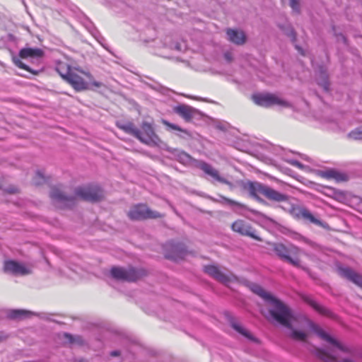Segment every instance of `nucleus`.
Returning <instances> with one entry per match:
<instances>
[{
	"mask_svg": "<svg viewBox=\"0 0 362 362\" xmlns=\"http://www.w3.org/2000/svg\"><path fill=\"white\" fill-rule=\"evenodd\" d=\"M249 287L253 293L261 297L269 306V313L271 319L288 329L287 334L292 339L305 341L308 334L304 331V329L309 327L320 338L336 346L339 350L348 351L339 342L330 337L305 315L294 313L288 306L275 298L270 293L266 291L259 285L251 283Z\"/></svg>",
	"mask_w": 362,
	"mask_h": 362,
	"instance_id": "nucleus-1",
	"label": "nucleus"
},
{
	"mask_svg": "<svg viewBox=\"0 0 362 362\" xmlns=\"http://www.w3.org/2000/svg\"><path fill=\"white\" fill-rule=\"evenodd\" d=\"M103 196L101 189L96 186L78 187L75 189V197L65 195L60 189L53 187L50 192V197L58 207H71L80 199L88 202L99 201Z\"/></svg>",
	"mask_w": 362,
	"mask_h": 362,
	"instance_id": "nucleus-2",
	"label": "nucleus"
},
{
	"mask_svg": "<svg viewBox=\"0 0 362 362\" xmlns=\"http://www.w3.org/2000/svg\"><path fill=\"white\" fill-rule=\"evenodd\" d=\"M43 55L44 52L40 48L26 47L20 50L18 56H13L12 61L18 68L26 70L34 75H37L42 71V69L38 70L32 69L28 65L24 64L21 59L30 58L31 62L36 61L38 63L42 59Z\"/></svg>",
	"mask_w": 362,
	"mask_h": 362,
	"instance_id": "nucleus-3",
	"label": "nucleus"
},
{
	"mask_svg": "<svg viewBox=\"0 0 362 362\" xmlns=\"http://www.w3.org/2000/svg\"><path fill=\"white\" fill-rule=\"evenodd\" d=\"M66 81L76 91H83L89 89L90 85L96 88H100L103 86L102 83L93 81L90 74L77 69L72 71V74H71Z\"/></svg>",
	"mask_w": 362,
	"mask_h": 362,
	"instance_id": "nucleus-4",
	"label": "nucleus"
},
{
	"mask_svg": "<svg viewBox=\"0 0 362 362\" xmlns=\"http://www.w3.org/2000/svg\"><path fill=\"white\" fill-rule=\"evenodd\" d=\"M250 193L257 199H259L257 194H261L270 201L276 202H286L288 200V195L260 183H252L250 185Z\"/></svg>",
	"mask_w": 362,
	"mask_h": 362,
	"instance_id": "nucleus-5",
	"label": "nucleus"
},
{
	"mask_svg": "<svg viewBox=\"0 0 362 362\" xmlns=\"http://www.w3.org/2000/svg\"><path fill=\"white\" fill-rule=\"evenodd\" d=\"M141 130L138 129V134L136 136V139L141 142L150 146L161 147L162 146H165L156 134L153 127L150 123L144 122L141 126Z\"/></svg>",
	"mask_w": 362,
	"mask_h": 362,
	"instance_id": "nucleus-6",
	"label": "nucleus"
},
{
	"mask_svg": "<svg viewBox=\"0 0 362 362\" xmlns=\"http://www.w3.org/2000/svg\"><path fill=\"white\" fill-rule=\"evenodd\" d=\"M274 251L276 255L284 262H288L291 264L299 267L300 261L297 258H293L298 252V248L293 245L286 246L281 243L274 245Z\"/></svg>",
	"mask_w": 362,
	"mask_h": 362,
	"instance_id": "nucleus-7",
	"label": "nucleus"
},
{
	"mask_svg": "<svg viewBox=\"0 0 362 362\" xmlns=\"http://www.w3.org/2000/svg\"><path fill=\"white\" fill-rule=\"evenodd\" d=\"M252 100L255 104L266 107L273 105H278L283 107H290V104L287 101L271 93L255 94L252 95Z\"/></svg>",
	"mask_w": 362,
	"mask_h": 362,
	"instance_id": "nucleus-8",
	"label": "nucleus"
},
{
	"mask_svg": "<svg viewBox=\"0 0 362 362\" xmlns=\"http://www.w3.org/2000/svg\"><path fill=\"white\" fill-rule=\"evenodd\" d=\"M112 276L117 280L134 281L144 275V272L133 267H113L111 269Z\"/></svg>",
	"mask_w": 362,
	"mask_h": 362,
	"instance_id": "nucleus-9",
	"label": "nucleus"
},
{
	"mask_svg": "<svg viewBox=\"0 0 362 362\" xmlns=\"http://www.w3.org/2000/svg\"><path fill=\"white\" fill-rule=\"evenodd\" d=\"M128 216L132 220H144L160 218L162 215L156 211L151 210L145 204H137L130 209Z\"/></svg>",
	"mask_w": 362,
	"mask_h": 362,
	"instance_id": "nucleus-10",
	"label": "nucleus"
},
{
	"mask_svg": "<svg viewBox=\"0 0 362 362\" xmlns=\"http://www.w3.org/2000/svg\"><path fill=\"white\" fill-rule=\"evenodd\" d=\"M4 270L6 273L15 276H25L32 273L33 267L14 260H7L4 262Z\"/></svg>",
	"mask_w": 362,
	"mask_h": 362,
	"instance_id": "nucleus-11",
	"label": "nucleus"
},
{
	"mask_svg": "<svg viewBox=\"0 0 362 362\" xmlns=\"http://www.w3.org/2000/svg\"><path fill=\"white\" fill-rule=\"evenodd\" d=\"M197 168L202 170L206 175H208L211 181L218 182L220 183L226 184L231 186L232 183L226 178L222 177L218 170L214 168L211 165L204 162L200 161L197 164Z\"/></svg>",
	"mask_w": 362,
	"mask_h": 362,
	"instance_id": "nucleus-12",
	"label": "nucleus"
},
{
	"mask_svg": "<svg viewBox=\"0 0 362 362\" xmlns=\"http://www.w3.org/2000/svg\"><path fill=\"white\" fill-rule=\"evenodd\" d=\"M232 229L243 235L251 237L257 240L261 241V238L255 234V230L249 223L243 220H238L232 224Z\"/></svg>",
	"mask_w": 362,
	"mask_h": 362,
	"instance_id": "nucleus-13",
	"label": "nucleus"
},
{
	"mask_svg": "<svg viewBox=\"0 0 362 362\" xmlns=\"http://www.w3.org/2000/svg\"><path fill=\"white\" fill-rule=\"evenodd\" d=\"M174 111L187 122L199 115L197 110L186 105H180L175 107Z\"/></svg>",
	"mask_w": 362,
	"mask_h": 362,
	"instance_id": "nucleus-14",
	"label": "nucleus"
},
{
	"mask_svg": "<svg viewBox=\"0 0 362 362\" xmlns=\"http://www.w3.org/2000/svg\"><path fill=\"white\" fill-rule=\"evenodd\" d=\"M339 274L352 281L357 286L362 287V276L349 267L339 268Z\"/></svg>",
	"mask_w": 362,
	"mask_h": 362,
	"instance_id": "nucleus-15",
	"label": "nucleus"
},
{
	"mask_svg": "<svg viewBox=\"0 0 362 362\" xmlns=\"http://www.w3.org/2000/svg\"><path fill=\"white\" fill-rule=\"evenodd\" d=\"M204 272L221 283L227 284L230 281L229 276L223 273L218 267L214 265L204 267Z\"/></svg>",
	"mask_w": 362,
	"mask_h": 362,
	"instance_id": "nucleus-16",
	"label": "nucleus"
},
{
	"mask_svg": "<svg viewBox=\"0 0 362 362\" xmlns=\"http://www.w3.org/2000/svg\"><path fill=\"white\" fill-rule=\"evenodd\" d=\"M226 33L228 40L236 45H242L246 40V36L242 30L229 28L227 30Z\"/></svg>",
	"mask_w": 362,
	"mask_h": 362,
	"instance_id": "nucleus-17",
	"label": "nucleus"
},
{
	"mask_svg": "<svg viewBox=\"0 0 362 362\" xmlns=\"http://www.w3.org/2000/svg\"><path fill=\"white\" fill-rule=\"evenodd\" d=\"M298 216L303 218L304 219L310 221L311 223L319 226L322 228H328L327 223L322 222V221L316 218L310 211L306 209L301 208L298 209Z\"/></svg>",
	"mask_w": 362,
	"mask_h": 362,
	"instance_id": "nucleus-18",
	"label": "nucleus"
},
{
	"mask_svg": "<svg viewBox=\"0 0 362 362\" xmlns=\"http://www.w3.org/2000/svg\"><path fill=\"white\" fill-rule=\"evenodd\" d=\"M55 69L61 77L66 81L75 68H71L70 65L66 62H59L57 64Z\"/></svg>",
	"mask_w": 362,
	"mask_h": 362,
	"instance_id": "nucleus-19",
	"label": "nucleus"
},
{
	"mask_svg": "<svg viewBox=\"0 0 362 362\" xmlns=\"http://www.w3.org/2000/svg\"><path fill=\"white\" fill-rule=\"evenodd\" d=\"M117 127L123 130L125 133L134 136L136 138L138 134V129L131 122H117Z\"/></svg>",
	"mask_w": 362,
	"mask_h": 362,
	"instance_id": "nucleus-20",
	"label": "nucleus"
},
{
	"mask_svg": "<svg viewBox=\"0 0 362 362\" xmlns=\"http://www.w3.org/2000/svg\"><path fill=\"white\" fill-rule=\"evenodd\" d=\"M317 83L323 88V89L326 91L329 90V81H328V75L325 69L322 67H320L317 74Z\"/></svg>",
	"mask_w": 362,
	"mask_h": 362,
	"instance_id": "nucleus-21",
	"label": "nucleus"
},
{
	"mask_svg": "<svg viewBox=\"0 0 362 362\" xmlns=\"http://www.w3.org/2000/svg\"><path fill=\"white\" fill-rule=\"evenodd\" d=\"M304 300L309 304L311 307H313L316 311L318 313L325 315H329L330 311L327 310L326 308L320 305L317 302H315L314 300H313L309 296L304 297Z\"/></svg>",
	"mask_w": 362,
	"mask_h": 362,
	"instance_id": "nucleus-22",
	"label": "nucleus"
},
{
	"mask_svg": "<svg viewBox=\"0 0 362 362\" xmlns=\"http://www.w3.org/2000/svg\"><path fill=\"white\" fill-rule=\"evenodd\" d=\"M316 356L321 360L325 362H335L337 361V358L327 351L321 349H315Z\"/></svg>",
	"mask_w": 362,
	"mask_h": 362,
	"instance_id": "nucleus-23",
	"label": "nucleus"
},
{
	"mask_svg": "<svg viewBox=\"0 0 362 362\" xmlns=\"http://www.w3.org/2000/svg\"><path fill=\"white\" fill-rule=\"evenodd\" d=\"M31 315V313L24 310H13L9 313V317L13 319H22Z\"/></svg>",
	"mask_w": 362,
	"mask_h": 362,
	"instance_id": "nucleus-24",
	"label": "nucleus"
},
{
	"mask_svg": "<svg viewBox=\"0 0 362 362\" xmlns=\"http://www.w3.org/2000/svg\"><path fill=\"white\" fill-rule=\"evenodd\" d=\"M232 327L235 331L239 332L243 336H244L250 339H252V337L250 333L245 327H243L240 324H239L238 322H233Z\"/></svg>",
	"mask_w": 362,
	"mask_h": 362,
	"instance_id": "nucleus-25",
	"label": "nucleus"
},
{
	"mask_svg": "<svg viewBox=\"0 0 362 362\" xmlns=\"http://www.w3.org/2000/svg\"><path fill=\"white\" fill-rule=\"evenodd\" d=\"M349 137L354 140H362V126L351 131L349 134Z\"/></svg>",
	"mask_w": 362,
	"mask_h": 362,
	"instance_id": "nucleus-26",
	"label": "nucleus"
},
{
	"mask_svg": "<svg viewBox=\"0 0 362 362\" xmlns=\"http://www.w3.org/2000/svg\"><path fill=\"white\" fill-rule=\"evenodd\" d=\"M281 28L284 30L286 35L291 37V40L294 42L296 40V35L293 31V29L290 25H286L284 27H281Z\"/></svg>",
	"mask_w": 362,
	"mask_h": 362,
	"instance_id": "nucleus-27",
	"label": "nucleus"
},
{
	"mask_svg": "<svg viewBox=\"0 0 362 362\" xmlns=\"http://www.w3.org/2000/svg\"><path fill=\"white\" fill-rule=\"evenodd\" d=\"M177 158L178 160L183 164H187L191 160L190 156L184 151L179 152L177 154Z\"/></svg>",
	"mask_w": 362,
	"mask_h": 362,
	"instance_id": "nucleus-28",
	"label": "nucleus"
},
{
	"mask_svg": "<svg viewBox=\"0 0 362 362\" xmlns=\"http://www.w3.org/2000/svg\"><path fill=\"white\" fill-rule=\"evenodd\" d=\"M33 182L35 185H39L45 182V177L44 175V173L42 171H37L34 177Z\"/></svg>",
	"mask_w": 362,
	"mask_h": 362,
	"instance_id": "nucleus-29",
	"label": "nucleus"
},
{
	"mask_svg": "<svg viewBox=\"0 0 362 362\" xmlns=\"http://www.w3.org/2000/svg\"><path fill=\"white\" fill-rule=\"evenodd\" d=\"M162 122L163 124H165L166 127H168V129L177 130V131H180L182 132L187 133V131L182 129V128H180L179 126H177L176 124L170 123L169 122L164 120V119L162 121Z\"/></svg>",
	"mask_w": 362,
	"mask_h": 362,
	"instance_id": "nucleus-30",
	"label": "nucleus"
},
{
	"mask_svg": "<svg viewBox=\"0 0 362 362\" xmlns=\"http://www.w3.org/2000/svg\"><path fill=\"white\" fill-rule=\"evenodd\" d=\"M326 176L329 178H334L337 180H341L342 175L334 170H329L326 172Z\"/></svg>",
	"mask_w": 362,
	"mask_h": 362,
	"instance_id": "nucleus-31",
	"label": "nucleus"
},
{
	"mask_svg": "<svg viewBox=\"0 0 362 362\" xmlns=\"http://www.w3.org/2000/svg\"><path fill=\"white\" fill-rule=\"evenodd\" d=\"M223 201H224V203L226 204H228V205H230V206H238L240 208H243L244 207V205L240 204V203H238L235 201H233L232 199H230L228 198H226V197H221Z\"/></svg>",
	"mask_w": 362,
	"mask_h": 362,
	"instance_id": "nucleus-32",
	"label": "nucleus"
},
{
	"mask_svg": "<svg viewBox=\"0 0 362 362\" xmlns=\"http://www.w3.org/2000/svg\"><path fill=\"white\" fill-rule=\"evenodd\" d=\"M290 6L293 11L299 13L300 11V0H290Z\"/></svg>",
	"mask_w": 362,
	"mask_h": 362,
	"instance_id": "nucleus-33",
	"label": "nucleus"
},
{
	"mask_svg": "<svg viewBox=\"0 0 362 362\" xmlns=\"http://www.w3.org/2000/svg\"><path fill=\"white\" fill-rule=\"evenodd\" d=\"M289 163L293 165V166H296L298 168H300L302 169L303 168V165L301 164L299 161L296 160H289Z\"/></svg>",
	"mask_w": 362,
	"mask_h": 362,
	"instance_id": "nucleus-34",
	"label": "nucleus"
},
{
	"mask_svg": "<svg viewBox=\"0 0 362 362\" xmlns=\"http://www.w3.org/2000/svg\"><path fill=\"white\" fill-rule=\"evenodd\" d=\"M170 48L173 49L177 50V51H181L182 49V45L180 43H178V42L173 43L170 45Z\"/></svg>",
	"mask_w": 362,
	"mask_h": 362,
	"instance_id": "nucleus-35",
	"label": "nucleus"
},
{
	"mask_svg": "<svg viewBox=\"0 0 362 362\" xmlns=\"http://www.w3.org/2000/svg\"><path fill=\"white\" fill-rule=\"evenodd\" d=\"M224 58L227 62H230L233 59L232 54L230 52H226L224 54Z\"/></svg>",
	"mask_w": 362,
	"mask_h": 362,
	"instance_id": "nucleus-36",
	"label": "nucleus"
},
{
	"mask_svg": "<svg viewBox=\"0 0 362 362\" xmlns=\"http://www.w3.org/2000/svg\"><path fill=\"white\" fill-rule=\"evenodd\" d=\"M119 355V351H113L111 352V356H117Z\"/></svg>",
	"mask_w": 362,
	"mask_h": 362,
	"instance_id": "nucleus-37",
	"label": "nucleus"
},
{
	"mask_svg": "<svg viewBox=\"0 0 362 362\" xmlns=\"http://www.w3.org/2000/svg\"><path fill=\"white\" fill-rule=\"evenodd\" d=\"M296 49H298L303 55H304V52L302 51V49L298 46V45H296Z\"/></svg>",
	"mask_w": 362,
	"mask_h": 362,
	"instance_id": "nucleus-38",
	"label": "nucleus"
},
{
	"mask_svg": "<svg viewBox=\"0 0 362 362\" xmlns=\"http://www.w3.org/2000/svg\"><path fill=\"white\" fill-rule=\"evenodd\" d=\"M341 362H353V361L350 359L345 358V359H343Z\"/></svg>",
	"mask_w": 362,
	"mask_h": 362,
	"instance_id": "nucleus-39",
	"label": "nucleus"
},
{
	"mask_svg": "<svg viewBox=\"0 0 362 362\" xmlns=\"http://www.w3.org/2000/svg\"><path fill=\"white\" fill-rule=\"evenodd\" d=\"M65 336H66V338H68L69 339H71V338H72V337L71 335L68 334H66Z\"/></svg>",
	"mask_w": 362,
	"mask_h": 362,
	"instance_id": "nucleus-40",
	"label": "nucleus"
},
{
	"mask_svg": "<svg viewBox=\"0 0 362 362\" xmlns=\"http://www.w3.org/2000/svg\"><path fill=\"white\" fill-rule=\"evenodd\" d=\"M179 257H184V255L182 253L180 255H179Z\"/></svg>",
	"mask_w": 362,
	"mask_h": 362,
	"instance_id": "nucleus-41",
	"label": "nucleus"
}]
</instances>
